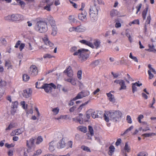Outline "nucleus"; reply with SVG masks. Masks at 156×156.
Listing matches in <instances>:
<instances>
[{"label":"nucleus","mask_w":156,"mask_h":156,"mask_svg":"<svg viewBox=\"0 0 156 156\" xmlns=\"http://www.w3.org/2000/svg\"><path fill=\"white\" fill-rule=\"evenodd\" d=\"M90 51L87 49L81 48L73 53V55H78L81 62L86 61L89 57Z\"/></svg>","instance_id":"1"},{"label":"nucleus","mask_w":156,"mask_h":156,"mask_svg":"<svg viewBox=\"0 0 156 156\" xmlns=\"http://www.w3.org/2000/svg\"><path fill=\"white\" fill-rule=\"evenodd\" d=\"M37 22L34 27L35 30L40 33L46 32L48 30L47 23L43 21L42 18H37Z\"/></svg>","instance_id":"2"},{"label":"nucleus","mask_w":156,"mask_h":156,"mask_svg":"<svg viewBox=\"0 0 156 156\" xmlns=\"http://www.w3.org/2000/svg\"><path fill=\"white\" fill-rule=\"evenodd\" d=\"M122 112L119 111H116L114 112H107L104 114L103 117L104 120L106 122L109 121V117L115 121L117 119L121 117Z\"/></svg>","instance_id":"3"},{"label":"nucleus","mask_w":156,"mask_h":156,"mask_svg":"<svg viewBox=\"0 0 156 156\" xmlns=\"http://www.w3.org/2000/svg\"><path fill=\"white\" fill-rule=\"evenodd\" d=\"M24 18L23 15L20 14H13L9 15L4 17L6 20L14 22H20L23 20Z\"/></svg>","instance_id":"4"},{"label":"nucleus","mask_w":156,"mask_h":156,"mask_svg":"<svg viewBox=\"0 0 156 156\" xmlns=\"http://www.w3.org/2000/svg\"><path fill=\"white\" fill-rule=\"evenodd\" d=\"M36 87L38 89H44V91L47 93H50L52 91V89L56 88V86L53 83H51L49 84L45 83L41 87H38V82L35 83Z\"/></svg>","instance_id":"5"},{"label":"nucleus","mask_w":156,"mask_h":156,"mask_svg":"<svg viewBox=\"0 0 156 156\" xmlns=\"http://www.w3.org/2000/svg\"><path fill=\"white\" fill-rule=\"evenodd\" d=\"M76 22L79 24L76 27H72L69 29L70 32H76L78 33H82L84 32L86 30V27L82 24L79 21H76Z\"/></svg>","instance_id":"6"},{"label":"nucleus","mask_w":156,"mask_h":156,"mask_svg":"<svg viewBox=\"0 0 156 156\" xmlns=\"http://www.w3.org/2000/svg\"><path fill=\"white\" fill-rule=\"evenodd\" d=\"M38 73L37 67L34 65H31L30 68L29 73L31 76L34 77L37 76Z\"/></svg>","instance_id":"7"},{"label":"nucleus","mask_w":156,"mask_h":156,"mask_svg":"<svg viewBox=\"0 0 156 156\" xmlns=\"http://www.w3.org/2000/svg\"><path fill=\"white\" fill-rule=\"evenodd\" d=\"M98 10L95 6H91L89 9V14L91 17H93L97 15Z\"/></svg>","instance_id":"8"},{"label":"nucleus","mask_w":156,"mask_h":156,"mask_svg":"<svg viewBox=\"0 0 156 156\" xmlns=\"http://www.w3.org/2000/svg\"><path fill=\"white\" fill-rule=\"evenodd\" d=\"M47 23H49L51 27L56 26L55 22L53 18L51 16H47L46 18Z\"/></svg>","instance_id":"9"},{"label":"nucleus","mask_w":156,"mask_h":156,"mask_svg":"<svg viewBox=\"0 0 156 156\" xmlns=\"http://www.w3.org/2000/svg\"><path fill=\"white\" fill-rule=\"evenodd\" d=\"M87 13L86 12L85 10H84V11H82L81 13H79L78 14V18L80 20L82 21H86L87 20Z\"/></svg>","instance_id":"10"},{"label":"nucleus","mask_w":156,"mask_h":156,"mask_svg":"<svg viewBox=\"0 0 156 156\" xmlns=\"http://www.w3.org/2000/svg\"><path fill=\"white\" fill-rule=\"evenodd\" d=\"M34 142L35 139L33 138H31L29 141H27V145L29 149H30L34 148Z\"/></svg>","instance_id":"11"},{"label":"nucleus","mask_w":156,"mask_h":156,"mask_svg":"<svg viewBox=\"0 0 156 156\" xmlns=\"http://www.w3.org/2000/svg\"><path fill=\"white\" fill-rule=\"evenodd\" d=\"M90 92L88 90H83L79 93L75 98H83L88 96Z\"/></svg>","instance_id":"12"},{"label":"nucleus","mask_w":156,"mask_h":156,"mask_svg":"<svg viewBox=\"0 0 156 156\" xmlns=\"http://www.w3.org/2000/svg\"><path fill=\"white\" fill-rule=\"evenodd\" d=\"M92 41V39L90 38V41H86L85 40H82L80 41V42L84 44L87 45L91 48H94L93 44L91 42Z\"/></svg>","instance_id":"13"},{"label":"nucleus","mask_w":156,"mask_h":156,"mask_svg":"<svg viewBox=\"0 0 156 156\" xmlns=\"http://www.w3.org/2000/svg\"><path fill=\"white\" fill-rule=\"evenodd\" d=\"M32 90L30 88H28L23 90V97L25 98H28L31 96Z\"/></svg>","instance_id":"14"},{"label":"nucleus","mask_w":156,"mask_h":156,"mask_svg":"<svg viewBox=\"0 0 156 156\" xmlns=\"http://www.w3.org/2000/svg\"><path fill=\"white\" fill-rule=\"evenodd\" d=\"M19 46V49L20 51H22L25 47L24 43H21V41L20 40L17 41L14 46L16 48H17Z\"/></svg>","instance_id":"15"},{"label":"nucleus","mask_w":156,"mask_h":156,"mask_svg":"<svg viewBox=\"0 0 156 156\" xmlns=\"http://www.w3.org/2000/svg\"><path fill=\"white\" fill-rule=\"evenodd\" d=\"M64 72L67 74V75L69 77H72L73 75V71L71 67L69 66L64 70Z\"/></svg>","instance_id":"16"},{"label":"nucleus","mask_w":156,"mask_h":156,"mask_svg":"<svg viewBox=\"0 0 156 156\" xmlns=\"http://www.w3.org/2000/svg\"><path fill=\"white\" fill-rule=\"evenodd\" d=\"M42 40L46 45H48L50 47L53 46V44L49 40L48 36L47 35H45L42 38Z\"/></svg>","instance_id":"17"},{"label":"nucleus","mask_w":156,"mask_h":156,"mask_svg":"<svg viewBox=\"0 0 156 156\" xmlns=\"http://www.w3.org/2000/svg\"><path fill=\"white\" fill-rule=\"evenodd\" d=\"M101 43V41L99 39H95L94 40L93 44L94 48H91L97 49L100 47Z\"/></svg>","instance_id":"18"},{"label":"nucleus","mask_w":156,"mask_h":156,"mask_svg":"<svg viewBox=\"0 0 156 156\" xmlns=\"http://www.w3.org/2000/svg\"><path fill=\"white\" fill-rule=\"evenodd\" d=\"M82 114H80L76 118L73 119V120L76 122H78L80 124H82L83 122V119L82 117Z\"/></svg>","instance_id":"19"},{"label":"nucleus","mask_w":156,"mask_h":156,"mask_svg":"<svg viewBox=\"0 0 156 156\" xmlns=\"http://www.w3.org/2000/svg\"><path fill=\"white\" fill-rule=\"evenodd\" d=\"M132 85V91L133 93H134L135 91H137V89L136 87H140L142 85V84L141 83L139 84L137 82H136L135 83H133Z\"/></svg>","instance_id":"20"},{"label":"nucleus","mask_w":156,"mask_h":156,"mask_svg":"<svg viewBox=\"0 0 156 156\" xmlns=\"http://www.w3.org/2000/svg\"><path fill=\"white\" fill-rule=\"evenodd\" d=\"M149 9V6L147 5L142 12V16L144 20L146 19V16Z\"/></svg>","instance_id":"21"},{"label":"nucleus","mask_w":156,"mask_h":156,"mask_svg":"<svg viewBox=\"0 0 156 156\" xmlns=\"http://www.w3.org/2000/svg\"><path fill=\"white\" fill-rule=\"evenodd\" d=\"M115 148L112 145H111L109 148V151L108 154L110 156H112L115 151Z\"/></svg>","instance_id":"22"},{"label":"nucleus","mask_w":156,"mask_h":156,"mask_svg":"<svg viewBox=\"0 0 156 156\" xmlns=\"http://www.w3.org/2000/svg\"><path fill=\"white\" fill-rule=\"evenodd\" d=\"M119 85L121 86L120 90H125L126 89L125 82L123 80H120Z\"/></svg>","instance_id":"23"},{"label":"nucleus","mask_w":156,"mask_h":156,"mask_svg":"<svg viewBox=\"0 0 156 156\" xmlns=\"http://www.w3.org/2000/svg\"><path fill=\"white\" fill-rule=\"evenodd\" d=\"M77 129L80 131L84 133H86L87 131V128L85 126H79L77 127Z\"/></svg>","instance_id":"24"},{"label":"nucleus","mask_w":156,"mask_h":156,"mask_svg":"<svg viewBox=\"0 0 156 156\" xmlns=\"http://www.w3.org/2000/svg\"><path fill=\"white\" fill-rule=\"evenodd\" d=\"M110 15L113 17L118 15V12L116 10L112 9L110 12Z\"/></svg>","instance_id":"25"},{"label":"nucleus","mask_w":156,"mask_h":156,"mask_svg":"<svg viewBox=\"0 0 156 156\" xmlns=\"http://www.w3.org/2000/svg\"><path fill=\"white\" fill-rule=\"evenodd\" d=\"M53 2L49 3L48 5H47L44 7V9L48 11H50L51 10V6L53 4Z\"/></svg>","instance_id":"26"},{"label":"nucleus","mask_w":156,"mask_h":156,"mask_svg":"<svg viewBox=\"0 0 156 156\" xmlns=\"http://www.w3.org/2000/svg\"><path fill=\"white\" fill-rule=\"evenodd\" d=\"M50 1V0H41V1L40 2V6L41 7L42 5H44L45 4H46L47 5H48L49 3L51 2Z\"/></svg>","instance_id":"27"},{"label":"nucleus","mask_w":156,"mask_h":156,"mask_svg":"<svg viewBox=\"0 0 156 156\" xmlns=\"http://www.w3.org/2000/svg\"><path fill=\"white\" fill-rule=\"evenodd\" d=\"M52 32L51 33V35L54 36H55L57 33V28L56 26L52 27Z\"/></svg>","instance_id":"28"},{"label":"nucleus","mask_w":156,"mask_h":156,"mask_svg":"<svg viewBox=\"0 0 156 156\" xmlns=\"http://www.w3.org/2000/svg\"><path fill=\"white\" fill-rule=\"evenodd\" d=\"M124 150L127 152H129L130 151V148L129 146L128 143L126 142L125 144V145L124 147Z\"/></svg>","instance_id":"29"},{"label":"nucleus","mask_w":156,"mask_h":156,"mask_svg":"<svg viewBox=\"0 0 156 156\" xmlns=\"http://www.w3.org/2000/svg\"><path fill=\"white\" fill-rule=\"evenodd\" d=\"M23 81L27 82L30 79V77L27 74H24L23 75Z\"/></svg>","instance_id":"30"},{"label":"nucleus","mask_w":156,"mask_h":156,"mask_svg":"<svg viewBox=\"0 0 156 156\" xmlns=\"http://www.w3.org/2000/svg\"><path fill=\"white\" fill-rule=\"evenodd\" d=\"M7 84V83L6 81L2 80H0V87H5L6 86Z\"/></svg>","instance_id":"31"},{"label":"nucleus","mask_w":156,"mask_h":156,"mask_svg":"<svg viewBox=\"0 0 156 156\" xmlns=\"http://www.w3.org/2000/svg\"><path fill=\"white\" fill-rule=\"evenodd\" d=\"M5 66H8V69L9 68L12 69V66L11 64V62L9 61H5Z\"/></svg>","instance_id":"32"},{"label":"nucleus","mask_w":156,"mask_h":156,"mask_svg":"<svg viewBox=\"0 0 156 156\" xmlns=\"http://www.w3.org/2000/svg\"><path fill=\"white\" fill-rule=\"evenodd\" d=\"M15 127V123L13 122H11L10 123L8 127H7L6 129V130H10L11 129L14 128Z\"/></svg>","instance_id":"33"},{"label":"nucleus","mask_w":156,"mask_h":156,"mask_svg":"<svg viewBox=\"0 0 156 156\" xmlns=\"http://www.w3.org/2000/svg\"><path fill=\"white\" fill-rule=\"evenodd\" d=\"M51 111L53 112L54 115H56L58 113L59 111V109L57 107L52 108Z\"/></svg>","instance_id":"34"},{"label":"nucleus","mask_w":156,"mask_h":156,"mask_svg":"<svg viewBox=\"0 0 156 156\" xmlns=\"http://www.w3.org/2000/svg\"><path fill=\"white\" fill-rule=\"evenodd\" d=\"M148 47L149 48V49H148L149 51L156 52V50L154 48V46L153 45H151L149 44Z\"/></svg>","instance_id":"35"},{"label":"nucleus","mask_w":156,"mask_h":156,"mask_svg":"<svg viewBox=\"0 0 156 156\" xmlns=\"http://www.w3.org/2000/svg\"><path fill=\"white\" fill-rule=\"evenodd\" d=\"M22 128H21L15 130L16 132V135H19L23 133V130H22Z\"/></svg>","instance_id":"36"},{"label":"nucleus","mask_w":156,"mask_h":156,"mask_svg":"<svg viewBox=\"0 0 156 156\" xmlns=\"http://www.w3.org/2000/svg\"><path fill=\"white\" fill-rule=\"evenodd\" d=\"M59 144L61 148H63L65 146V141L63 140V139L60 140Z\"/></svg>","instance_id":"37"},{"label":"nucleus","mask_w":156,"mask_h":156,"mask_svg":"<svg viewBox=\"0 0 156 156\" xmlns=\"http://www.w3.org/2000/svg\"><path fill=\"white\" fill-rule=\"evenodd\" d=\"M81 148L83 150L88 152H90L91 151L90 149L88 147L84 145L82 146L81 147Z\"/></svg>","instance_id":"38"},{"label":"nucleus","mask_w":156,"mask_h":156,"mask_svg":"<svg viewBox=\"0 0 156 156\" xmlns=\"http://www.w3.org/2000/svg\"><path fill=\"white\" fill-rule=\"evenodd\" d=\"M126 36L128 37V40L130 43H131L133 41L132 38L130 34L128 33H126Z\"/></svg>","instance_id":"39"},{"label":"nucleus","mask_w":156,"mask_h":156,"mask_svg":"<svg viewBox=\"0 0 156 156\" xmlns=\"http://www.w3.org/2000/svg\"><path fill=\"white\" fill-rule=\"evenodd\" d=\"M139 20H135L132 22H130L129 23V25L131 26L132 24H139Z\"/></svg>","instance_id":"40"},{"label":"nucleus","mask_w":156,"mask_h":156,"mask_svg":"<svg viewBox=\"0 0 156 156\" xmlns=\"http://www.w3.org/2000/svg\"><path fill=\"white\" fill-rule=\"evenodd\" d=\"M151 15L150 14L147 16V20L145 22V24H146L148 25L150 24L151 20Z\"/></svg>","instance_id":"41"},{"label":"nucleus","mask_w":156,"mask_h":156,"mask_svg":"<svg viewBox=\"0 0 156 156\" xmlns=\"http://www.w3.org/2000/svg\"><path fill=\"white\" fill-rule=\"evenodd\" d=\"M88 129L91 136L94 135V130L92 127L90 126H88Z\"/></svg>","instance_id":"42"},{"label":"nucleus","mask_w":156,"mask_h":156,"mask_svg":"<svg viewBox=\"0 0 156 156\" xmlns=\"http://www.w3.org/2000/svg\"><path fill=\"white\" fill-rule=\"evenodd\" d=\"M69 19L70 22L75 23L78 20L75 19L74 18H73L72 16L70 15L69 16Z\"/></svg>","instance_id":"43"},{"label":"nucleus","mask_w":156,"mask_h":156,"mask_svg":"<svg viewBox=\"0 0 156 156\" xmlns=\"http://www.w3.org/2000/svg\"><path fill=\"white\" fill-rule=\"evenodd\" d=\"M129 57L133 60L134 61L138 62V60L137 58L136 57L133 56L131 52L130 53L129 55Z\"/></svg>","instance_id":"44"},{"label":"nucleus","mask_w":156,"mask_h":156,"mask_svg":"<svg viewBox=\"0 0 156 156\" xmlns=\"http://www.w3.org/2000/svg\"><path fill=\"white\" fill-rule=\"evenodd\" d=\"M43 141V139L41 136H39L37 138L36 144H39Z\"/></svg>","instance_id":"45"},{"label":"nucleus","mask_w":156,"mask_h":156,"mask_svg":"<svg viewBox=\"0 0 156 156\" xmlns=\"http://www.w3.org/2000/svg\"><path fill=\"white\" fill-rule=\"evenodd\" d=\"M142 6V4L141 3H140L137 6H136V8L137 9V11L136 12V14H137L138 12H139Z\"/></svg>","instance_id":"46"},{"label":"nucleus","mask_w":156,"mask_h":156,"mask_svg":"<svg viewBox=\"0 0 156 156\" xmlns=\"http://www.w3.org/2000/svg\"><path fill=\"white\" fill-rule=\"evenodd\" d=\"M138 155L140 156H147L148 154L146 152L142 151L140 152Z\"/></svg>","instance_id":"47"},{"label":"nucleus","mask_w":156,"mask_h":156,"mask_svg":"<svg viewBox=\"0 0 156 156\" xmlns=\"http://www.w3.org/2000/svg\"><path fill=\"white\" fill-rule=\"evenodd\" d=\"M53 57H54L53 55L49 54H45L43 56V58H51Z\"/></svg>","instance_id":"48"},{"label":"nucleus","mask_w":156,"mask_h":156,"mask_svg":"<svg viewBox=\"0 0 156 156\" xmlns=\"http://www.w3.org/2000/svg\"><path fill=\"white\" fill-rule=\"evenodd\" d=\"M133 126H131L129 128L127 129L123 133V135H125L129 131H131L132 129H133Z\"/></svg>","instance_id":"49"},{"label":"nucleus","mask_w":156,"mask_h":156,"mask_svg":"<svg viewBox=\"0 0 156 156\" xmlns=\"http://www.w3.org/2000/svg\"><path fill=\"white\" fill-rule=\"evenodd\" d=\"M91 116L93 118L95 119L98 117V111L94 112L91 114Z\"/></svg>","instance_id":"50"},{"label":"nucleus","mask_w":156,"mask_h":156,"mask_svg":"<svg viewBox=\"0 0 156 156\" xmlns=\"http://www.w3.org/2000/svg\"><path fill=\"white\" fill-rule=\"evenodd\" d=\"M80 98H73V99L72 100H70V101L69 105V106H71L73 105L74 104V101H76Z\"/></svg>","instance_id":"51"},{"label":"nucleus","mask_w":156,"mask_h":156,"mask_svg":"<svg viewBox=\"0 0 156 156\" xmlns=\"http://www.w3.org/2000/svg\"><path fill=\"white\" fill-rule=\"evenodd\" d=\"M42 151L40 149L37 150L34 154V156H38L39 154H41Z\"/></svg>","instance_id":"52"},{"label":"nucleus","mask_w":156,"mask_h":156,"mask_svg":"<svg viewBox=\"0 0 156 156\" xmlns=\"http://www.w3.org/2000/svg\"><path fill=\"white\" fill-rule=\"evenodd\" d=\"M126 120L128 123L129 124L132 123V121L131 117L129 115H128L126 116Z\"/></svg>","instance_id":"53"},{"label":"nucleus","mask_w":156,"mask_h":156,"mask_svg":"<svg viewBox=\"0 0 156 156\" xmlns=\"http://www.w3.org/2000/svg\"><path fill=\"white\" fill-rule=\"evenodd\" d=\"M82 74V72L81 70H79L77 73V76L78 78L80 80L81 79V75Z\"/></svg>","instance_id":"54"},{"label":"nucleus","mask_w":156,"mask_h":156,"mask_svg":"<svg viewBox=\"0 0 156 156\" xmlns=\"http://www.w3.org/2000/svg\"><path fill=\"white\" fill-rule=\"evenodd\" d=\"M18 103L17 101H15L14 102H12V108H17Z\"/></svg>","instance_id":"55"},{"label":"nucleus","mask_w":156,"mask_h":156,"mask_svg":"<svg viewBox=\"0 0 156 156\" xmlns=\"http://www.w3.org/2000/svg\"><path fill=\"white\" fill-rule=\"evenodd\" d=\"M115 92L114 91H111L108 93H107V95L108 98H114V95L111 93H114Z\"/></svg>","instance_id":"56"},{"label":"nucleus","mask_w":156,"mask_h":156,"mask_svg":"<svg viewBox=\"0 0 156 156\" xmlns=\"http://www.w3.org/2000/svg\"><path fill=\"white\" fill-rule=\"evenodd\" d=\"M144 117V115H139L137 119L139 123H141V120L143 119Z\"/></svg>","instance_id":"57"},{"label":"nucleus","mask_w":156,"mask_h":156,"mask_svg":"<svg viewBox=\"0 0 156 156\" xmlns=\"http://www.w3.org/2000/svg\"><path fill=\"white\" fill-rule=\"evenodd\" d=\"M148 73L149 75V79H151L154 77V75L151 73V71L148 70Z\"/></svg>","instance_id":"58"},{"label":"nucleus","mask_w":156,"mask_h":156,"mask_svg":"<svg viewBox=\"0 0 156 156\" xmlns=\"http://www.w3.org/2000/svg\"><path fill=\"white\" fill-rule=\"evenodd\" d=\"M73 142L72 141L70 140L68 142L67 144V147L72 148V147Z\"/></svg>","instance_id":"59"},{"label":"nucleus","mask_w":156,"mask_h":156,"mask_svg":"<svg viewBox=\"0 0 156 156\" xmlns=\"http://www.w3.org/2000/svg\"><path fill=\"white\" fill-rule=\"evenodd\" d=\"M70 83L73 85H75L76 84V80L73 78H72V80Z\"/></svg>","instance_id":"60"},{"label":"nucleus","mask_w":156,"mask_h":156,"mask_svg":"<svg viewBox=\"0 0 156 156\" xmlns=\"http://www.w3.org/2000/svg\"><path fill=\"white\" fill-rule=\"evenodd\" d=\"M16 109L17 108H12L11 111V114L13 115H14L16 112Z\"/></svg>","instance_id":"61"},{"label":"nucleus","mask_w":156,"mask_h":156,"mask_svg":"<svg viewBox=\"0 0 156 156\" xmlns=\"http://www.w3.org/2000/svg\"><path fill=\"white\" fill-rule=\"evenodd\" d=\"M77 48L76 47H73L70 48V51L74 53L76 51H77Z\"/></svg>","instance_id":"62"},{"label":"nucleus","mask_w":156,"mask_h":156,"mask_svg":"<svg viewBox=\"0 0 156 156\" xmlns=\"http://www.w3.org/2000/svg\"><path fill=\"white\" fill-rule=\"evenodd\" d=\"M121 141V139L120 138L118 139L115 143V145L118 146L120 144Z\"/></svg>","instance_id":"63"},{"label":"nucleus","mask_w":156,"mask_h":156,"mask_svg":"<svg viewBox=\"0 0 156 156\" xmlns=\"http://www.w3.org/2000/svg\"><path fill=\"white\" fill-rule=\"evenodd\" d=\"M26 113L27 114H32L33 113V110L32 108H31L29 110H26Z\"/></svg>","instance_id":"64"}]
</instances>
